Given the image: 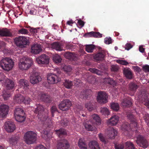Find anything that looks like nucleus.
<instances>
[{"instance_id":"nucleus-1","label":"nucleus","mask_w":149,"mask_h":149,"mask_svg":"<svg viewBox=\"0 0 149 149\" xmlns=\"http://www.w3.org/2000/svg\"><path fill=\"white\" fill-rule=\"evenodd\" d=\"M36 106V108L34 112L38 114V116L40 120L42 121H46L48 118V115L47 113L45 112L43 106L40 104H37Z\"/></svg>"},{"instance_id":"nucleus-2","label":"nucleus","mask_w":149,"mask_h":149,"mask_svg":"<svg viewBox=\"0 0 149 149\" xmlns=\"http://www.w3.org/2000/svg\"><path fill=\"white\" fill-rule=\"evenodd\" d=\"M14 65V63L13 60L9 58H3L0 62L1 67L5 70H10L13 68Z\"/></svg>"},{"instance_id":"nucleus-3","label":"nucleus","mask_w":149,"mask_h":149,"mask_svg":"<svg viewBox=\"0 0 149 149\" xmlns=\"http://www.w3.org/2000/svg\"><path fill=\"white\" fill-rule=\"evenodd\" d=\"M37 134L32 131L27 132L24 134V138L25 142L27 144L33 143L36 140Z\"/></svg>"},{"instance_id":"nucleus-4","label":"nucleus","mask_w":149,"mask_h":149,"mask_svg":"<svg viewBox=\"0 0 149 149\" xmlns=\"http://www.w3.org/2000/svg\"><path fill=\"white\" fill-rule=\"evenodd\" d=\"M15 44L21 48L25 47L29 43V38L25 36H19L14 39Z\"/></svg>"},{"instance_id":"nucleus-5","label":"nucleus","mask_w":149,"mask_h":149,"mask_svg":"<svg viewBox=\"0 0 149 149\" xmlns=\"http://www.w3.org/2000/svg\"><path fill=\"white\" fill-rule=\"evenodd\" d=\"M15 119L18 122H22L25 120V113L22 109L20 108H17L14 111Z\"/></svg>"},{"instance_id":"nucleus-6","label":"nucleus","mask_w":149,"mask_h":149,"mask_svg":"<svg viewBox=\"0 0 149 149\" xmlns=\"http://www.w3.org/2000/svg\"><path fill=\"white\" fill-rule=\"evenodd\" d=\"M32 64L33 61L31 58H26L24 61L19 63V67L21 70H28Z\"/></svg>"},{"instance_id":"nucleus-7","label":"nucleus","mask_w":149,"mask_h":149,"mask_svg":"<svg viewBox=\"0 0 149 149\" xmlns=\"http://www.w3.org/2000/svg\"><path fill=\"white\" fill-rule=\"evenodd\" d=\"M72 105L70 101L68 100H65L61 101L58 105L59 109L62 111L68 110Z\"/></svg>"},{"instance_id":"nucleus-8","label":"nucleus","mask_w":149,"mask_h":149,"mask_svg":"<svg viewBox=\"0 0 149 149\" xmlns=\"http://www.w3.org/2000/svg\"><path fill=\"white\" fill-rule=\"evenodd\" d=\"M136 142L138 146L144 148H147L148 146V141L144 137L140 134L137 136Z\"/></svg>"},{"instance_id":"nucleus-9","label":"nucleus","mask_w":149,"mask_h":149,"mask_svg":"<svg viewBox=\"0 0 149 149\" xmlns=\"http://www.w3.org/2000/svg\"><path fill=\"white\" fill-rule=\"evenodd\" d=\"M108 96V95L105 92L99 91L97 93V101L101 104L106 103L107 101Z\"/></svg>"},{"instance_id":"nucleus-10","label":"nucleus","mask_w":149,"mask_h":149,"mask_svg":"<svg viewBox=\"0 0 149 149\" xmlns=\"http://www.w3.org/2000/svg\"><path fill=\"white\" fill-rule=\"evenodd\" d=\"M47 80L48 83L51 84L57 83L61 80L56 75L52 73L48 74Z\"/></svg>"},{"instance_id":"nucleus-11","label":"nucleus","mask_w":149,"mask_h":149,"mask_svg":"<svg viewBox=\"0 0 149 149\" xmlns=\"http://www.w3.org/2000/svg\"><path fill=\"white\" fill-rule=\"evenodd\" d=\"M49 57L45 54H42L36 58L37 63L39 64H47L49 62Z\"/></svg>"},{"instance_id":"nucleus-12","label":"nucleus","mask_w":149,"mask_h":149,"mask_svg":"<svg viewBox=\"0 0 149 149\" xmlns=\"http://www.w3.org/2000/svg\"><path fill=\"white\" fill-rule=\"evenodd\" d=\"M4 128L8 132H13L15 130V126L14 123L10 121L6 122L5 124Z\"/></svg>"},{"instance_id":"nucleus-13","label":"nucleus","mask_w":149,"mask_h":149,"mask_svg":"<svg viewBox=\"0 0 149 149\" xmlns=\"http://www.w3.org/2000/svg\"><path fill=\"white\" fill-rule=\"evenodd\" d=\"M107 135L111 139H113L117 135V132L116 130L113 127H109L106 130Z\"/></svg>"},{"instance_id":"nucleus-14","label":"nucleus","mask_w":149,"mask_h":149,"mask_svg":"<svg viewBox=\"0 0 149 149\" xmlns=\"http://www.w3.org/2000/svg\"><path fill=\"white\" fill-rule=\"evenodd\" d=\"M105 52L103 50H102L98 53L93 54V58L96 61L102 60L105 56Z\"/></svg>"},{"instance_id":"nucleus-15","label":"nucleus","mask_w":149,"mask_h":149,"mask_svg":"<svg viewBox=\"0 0 149 149\" xmlns=\"http://www.w3.org/2000/svg\"><path fill=\"white\" fill-rule=\"evenodd\" d=\"M9 107L6 105L3 104L0 106V117L4 118L8 114Z\"/></svg>"},{"instance_id":"nucleus-16","label":"nucleus","mask_w":149,"mask_h":149,"mask_svg":"<svg viewBox=\"0 0 149 149\" xmlns=\"http://www.w3.org/2000/svg\"><path fill=\"white\" fill-rule=\"evenodd\" d=\"M69 147V143L65 139L60 141L57 145V149H67Z\"/></svg>"},{"instance_id":"nucleus-17","label":"nucleus","mask_w":149,"mask_h":149,"mask_svg":"<svg viewBox=\"0 0 149 149\" xmlns=\"http://www.w3.org/2000/svg\"><path fill=\"white\" fill-rule=\"evenodd\" d=\"M40 77L37 73L32 74L30 77V82L32 84H36L41 81Z\"/></svg>"},{"instance_id":"nucleus-18","label":"nucleus","mask_w":149,"mask_h":149,"mask_svg":"<svg viewBox=\"0 0 149 149\" xmlns=\"http://www.w3.org/2000/svg\"><path fill=\"white\" fill-rule=\"evenodd\" d=\"M118 120V116L116 115H113L107 120V124L111 126L115 125L117 123Z\"/></svg>"},{"instance_id":"nucleus-19","label":"nucleus","mask_w":149,"mask_h":149,"mask_svg":"<svg viewBox=\"0 0 149 149\" xmlns=\"http://www.w3.org/2000/svg\"><path fill=\"white\" fill-rule=\"evenodd\" d=\"M42 51L41 45L38 44H35L31 47V52L35 54L39 53Z\"/></svg>"},{"instance_id":"nucleus-20","label":"nucleus","mask_w":149,"mask_h":149,"mask_svg":"<svg viewBox=\"0 0 149 149\" xmlns=\"http://www.w3.org/2000/svg\"><path fill=\"white\" fill-rule=\"evenodd\" d=\"M19 86L23 89L26 90L29 86L28 81L24 79H21L19 81Z\"/></svg>"},{"instance_id":"nucleus-21","label":"nucleus","mask_w":149,"mask_h":149,"mask_svg":"<svg viewBox=\"0 0 149 149\" xmlns=\"http://www.w3.org/2000/svg\"><path fill=\"white\" fill-rule=\"evenodd\" d=\"M128 86L129 90L132 92V94L130 95H133L136 92V89L138 88V86L135 83L132 82L130 83L129 84Z\"/></svg>"},{"instance_id":"nucleus-22","label":"nucleus","mask_w":149,"mask_h":149,"mask_svg":"<svg viewBox=\"0 0 149 149\" xmlns=\"http://www.w3.org/2000/svg\"><path fill=\"white\" fill-rule=\"evenodd\" d=\"M91 91L88 90H83L80 95V98L82 99H88L90 97Z\"/></svg>"},{"instance_id":"nucleus-23","label":"nucleus","mask_w":149,"mask_h":149,"mask_svg":"<svg viewBox=\"0 0 149 149\" xmlns=\"http://www.w3.org/2000/svg\"><path fill=\"white\" fill-rule=\"evenodd\" d=\"M12 34L7 29H0V36L3 37H11Z\"/></svg>"},{"instance_id":"nucleus-24","label":"nucleus","mask_w":149,"mask_h":149,"mask_svg":"<svg viewBox=\"0 0 149 149\" xmlns=\"http://www.w3.org/2000/svg\"><path fill=\"white\" fill-rule=\"evenodd\" d=\"M134 126V125H131V124H130L127 122H125L121 126V130H123L126 131L127 132H129L131 130L134 131V130H132V128H131V126Z\"/></svg>"},{"instance_id":"nucleus-25","label":"nucleus","mask_w":149,"mask_h":149,"mask_svg":"<svg viewBox=\"0 0 149 149\" xmlns=\"http://www.w3.org/2000/svg\"><path fill=\"white\" fill-rule=\"evenodd\" d=\"M49 127H48L46 129H44L43 130L40 131L41 133V136L42 137L46 140H48L49 138Z\"/></svg>"},{"instance_id":"nucleus-26","label":"nucleus","mask_w":149,"mask_h":149,"mask_svg":"<svg viewBox=\"0 0 149 149\" xmlns=\"http://www.w3.org/2000/svg\"><path fill=\"white\" fill-rule=\"evenodd\" d=\"M89 146L91 149H100L99 144L95 141H92L89 142Z\"/></svg>"},{"instance_id":"nucleus-27","label":"nucleus","mask_w":149,"mask_h":149,"mask_svg":"<svg viewBox=\"0 0 149 149\" xmlns=\"http://www.w3.org/2000/svg\"><path fill=\"white\" fill-rule=\"evenodd\" d=\"M55 131L58 136L60 138L66 135L67 134L66 130L63 128H60L59 130H55Z\"/></svg>"},{"instance_id":"nucleus-28","label":"nucleus","mask_w":149,"mask_h":149,"mask_svg":"<svg viewBox=\"0 0 149 149\" xmlns=\"http://www.w3.org/2000/svg\"><path fill=\"white\" fill-rule=\"evenodd\" d=\"M86 35H87L88 37H93L100 38L102 36V34L100 33L95 31H91L88 33L86 34Z\"/></svg>"},{"instance_id":"nucleus-29","label":"nucleus","mask_w":149,"mask_h":149,"mask_svg":"<svg viewBox=\"0 0 149 149\" xmlns=\"http://www.w3.org/2000/svg\"><path fill=\"white\" fill-rule=\"evenodd\" d=\"M123 73L127 79H131L132 78V73L129 69L124 68L123 70Z\"/></svg>"},{"instance_id":"nucleus-30","label":"nucleus","mask_w":149,"mask_h":149,"mask_svg":"<svg viewBox=\"0 0 149 149\" xmlns=\"http://www.w3.org/2000/svg\"><path fill=\"white\" fill-rule=\"evenodd\" d=\"M127 116L128 118L131 120V125H134V127L136 129V128L137 127V123L134 118V116L132 114L130 113L128 114Z\"/></svg>"},{"instance_id":"nucleus-31","label":"nucleus","mask_w":149,"mask_h":149,"mask_svg":"<svg viewBox=\"0 0 149 149\" xmlns=\"http://www.w3.org/2000/svg\"><path fill=\"white\" fill-rule=\"evenodd\" d=\"M78 145L81 149H87V145L84 139L80 138L79 139Z\"/></svg>"},{"instance_id":"nucleus-32","label":"nucleus","mask_w":149,"mask_h":149,"mask_svg":"<svg viewBox=\"0 0 149 149\" xmlns=\"http://www.w3.org/2000/svg\"><path fill=\"white\" fill-rule=\"evenodd\" d=\"M6 87L8 89H12L15 87V84L14 82L11 80H6Z\"/></svg>"},{"instance_id":"nucleus-33","label":"nucleus","mask_w":149,"mask_h":149,"mask_svg":"<svg viewBox=\"0 0 149 149\" xmlns=\"http://www.w3.org/2000/svg\"><path fill=\"white\" fill-rule=\"evenodd\" d=\"M64 86L67 88L71 89L72 88L73 85V82L69 79L65 80L63 83Z\"/></svg>"},{"instance_id":"nucleus-34","label":"nucleus","mask_w":149,"mask_h":149,"mask_svg":"<svg viewBox=\"0 0 149 149\" xmlns=\"http://www.w3.org/2000/svg\"><path fill=\"white\" fill-rule=\"evenodd\" d=\"M24 97L20 94H18L15 95L14 98V101L17 103H21L23 102Z\"/></svg>"},{"instance_id":"nucleus-35","label":"nucleus","mask_w":149,"mask_h":149,"mask_svg":"<svg viewBox=\"0 0 149 149\" xmlns=\"http://www.w3.org/2000/svg\"><path fill=\"white\" fill-rule=\"evenodd\" d=\"M40 97L42 101L50 103L51 102L49 96L45 94H42L40 96Z\"/></svg>"},{"instance_id":"nucleus-36","label":"nucleus","mask_w":149,"mask_h":149,"mask_svg":"<svg viewBox=\"0 0 149 149\" xmlns=\"http://www.w3.org/2000/svg\"><path fill=\"white\" fill-rule=\"evenodd\" d=\"M104 83L105 84H108L111 85L113 86L115 85L116 83L112 79L109 77L106 78L104 79Z\"/></svg>"},{"instance_id":"nucleus-37","label":"nucleus","mask_w":149,"mask_h":149,"mask_svg":"<svg viewBox=\"0 0 149 149\" xmlns=\"http://www.w3.org/2000/svg\"><path fill=\"white\" fill-rule=\"evenodd\" d=\"M52 48L58 51H62L63 50L61 47L60 43L58 42H54L52 45Z\"/></svg>"},{"instance_id":"nucleus-38","label":"nucleus","mask_w":149,"mask_h":149,"mask_svg":"<svg viewBox=\"0 0 149 149\" xmlns=\"http://www.w3.org/2000/svg\"><path fill=\"white\" fill-rule=\"evenodd\" d=\"M18 139L17 137L13 136L9 138V142L11 145H15L17 144Z\"/></svg>"},{"instance_id":"nucleus-39","label":"nucleus","mask_w":149,"mask_h":149,"mask_svg":"<svg viewBox=\"0 0 149 149\" xmlns=\"http://www.w3.org/2000/svg\"><path fill=\"white\" fill-rule=\"evenodd\" d=\"M53 60L54 62L56 63H60L62 61L61 57L58 54H55L53 56Z\"/></svg>"},{"instance_id":"nucleus-40","label":"nucleus","mask_w":149,"mask_h":149,"mask_svg":"<svg viewBox=\"0 0 149 149\" xmlns=\"http://www.w3.org/2000/svg\"><path fill=\"white\" fill-rule=\"evenodd\" d=\"M126 149H134L135 147L134 144L130 141H127L125 143Z\"/></svg>"},{"instance_id":"nucleus-41","label":"nucleus","mask_w":149,"mask_h":149,"mask_svg":"<svg viewBox=\"0 0 149 149\" xmlns=\"http://www.w3.org/2000/svg\"><path fill=\"white\" fill-rule=\"evenodd\" d=\"M64 56L66 58L70 59H73L74 58V54L70 52H65Z\"/></svg>"},{"instance_id":"nucleus-42","label":"nucleus","mask_w":149,"mask_h":149,"mask_svg":"<svg viewBox=\"0 0 149 149\" xmlns=\"http://www.w3.org/2000/svg\"><path fill=\"white\" fill-rule=\"evenodd\" d=\"M95 47L93 45H86L85 47L86 50L89 53L92 52L95 48Z\"/></svg>"},{"instance_id":"nucleus-43","label":"nucleus","mask_w":149,"mask_h":149,"mask_svg":"<svg viewBox=\"0 0 149 149\" xmlns=\"http://www.w3.org/2000/svg\"><path fill=\"white\" fill-rule=\"evenodd\" d=\"M111 107L113 110L116 111H118L120 109L118 103H113L111 104Z\"/></svg>"},{"instance_id":"nucleus-44","label":"nucleus","mask_w":149,"mask_h":149,"mask_svg":"<svg viewBox=\"0 0 149 149\" xmlns=\"http://www.w3.org/2000/svg\"><path fill=\"white\" fill-rule=\"evenodd\" d=\"M122 104L124 106L129 107L132 105V103L130 99H125L123 100Z\"/></svg>"},{"instance_id":"nucleus-45","label":"nucleus","mask_w":149,"mask_h":149,"mask_svg":"<svg viewBox=\"0 0 149 149\" xmlns=\"http://www.w3.org/2000/svg\"><path fill=\"white\" fill-rule=\"evenodd\" d=\"M143 118L147 125L149 126V114L147 113L144 112L143 113Z\"/></svg>"},{"instance_id":"nucleus-46","label":"nucleus","mask_w":149,"mask_h":149,"mask_svg":"<svg viewBox=\"0 0 149 149\" xmlns=\"http://www.w3.org/2000/svg\"><path fill=\"white\" fill-rule=\"evenodd\" d=\"M85 107L89 111H91L94 109L93 105L90 102L86 103Z\"/></svg>"},{"instance_id":"nucleus-47","label":"nucleus","mask_w":149,"mask_h":149,"mask_svg":"<svg viewBox=\"0 0 149 149\" xmlns=\"http://www.w3.org/2000/svg\"><path fill=\"white\" fill-rule=\"evenodd\" d=\"M92 118L96 122V124L97 125L100 124L101 123V121L100 117L97 114H94L92 116Z\"/></svg>"},{"instance_id":"nucleus-48","label":"nucleus","mask_w":149,"mask_h":149,"mask_svg":"<svg viewBox=\"0 0 149 149\" xmlns=\"http://www.w3.org/2000/svg\"><path fill=\"white\" fill-rule=\"evenodd\" d=\"M89 70L90 72L96 74L98 75H100L102 73L101 71L95 68H90L89 69Z\"/></svg>"},{"instance_id":"nucleus-49","label":"nucleus","mask_w":149,"mask_h":149,"mask_svg":"<svg viewBox=\"0 0 149 149\" xmlns=\"http://www.w3.org/2000/svg\"><path fill=\"white\" fill-rule=\"evenodd\" d=\"M101 112L102 115L108 116L109 114V111L108 108L106 107L102 108L101 110Z\"/></svg>"},{"instance_id":"nucleus-50","label":"nucleus","mask_w":149,"mask_h":149,"mask_svg":"<svg viewBox=\"0 0 149 149\" xmlns=\"http://www.w3.org/2000/svg\"><path fill=\"white\" fill-rule=\"evenodd\" d=\"M125 143H117L115 145V147L116 149H124V148Z\"/></svg>"},{"instance_id":"nucleus-51","label":"nucleus","mask_w":149,"mask_h":149,"mask_svg":"<svg viewBox=\"0 0 149 149\" xmlns=\"http://www.w3.org/2000/svg\"><path fill=\"white\" fill-rule=\"evenodd\" d=\"M19 33L23 34H27L29 33L28 30L22 28L18 30Z\"/></svg>"},{"instance_id":"nucleus-52","label":"nucleus","mask_w":149,"mask_h":149,"mask_svg":"<svg viewBox=\"0 0 149 149\" xmlns=\"http://www.w3.org/2000/svg\"><path fill=\"white\" fill-rule=\"evenodd\" d=\"M142 100L143 104L147 107H149V99L148 97H146L143 98Z\"/></svg>"},{"instance_id":"nucleus-53","label":"nucleus","mask_w":149,"mask_h":149,"mask_svg":"<svg viewBox=\"0 0 149 149\" xmlns=\"http://www.w3.org/2000/svg\"><path fill=\"white\" fill-rule=\"evenodd\" d=\"M84 126L86 129L88 131H92L93 130L92 126L90 124L86 123L84 125Z\"/></svg>"},{"instance_id":"nucleus-54","label":"nucleus","mask_w":149,"mask_h":149,"mask_svg":"<svg viewBox=\"0 0 149 149\" xmlns=\"http://www.w3.org/2000/svg\"><path fill=\"white\" fill-rule=\"evenodd\" d=\"M57 111L58 110L56 106H54L52 107L51 108V111L52 117H54V113L55 112Z\"/></svg>"},{"instance_id":"nucleus-55","label":"nucleus","mask_w":149,"mask_h":149,"mask_svg":"<svg viewBox=\"0 0 149 149\" xmlns=\"http://www.w3.org/2000/svg\"><path fill=\"white\" fill-rule=\"evenodd\" d=\"M31 99L30 98L28 97H24L23 102L25 104H29L31 101Z\"/></svg>"},{"instance_id":"nucleus-56","label":"nucleus","mask_w":149,"mask_h":149,"mask_svg":"<svg viewBox=\"0 0 149 149\" xmlns=\"http://www.w3.org/2000/svg\"><path fill=\"white\" fill-rule=\"evenodd\" d=\"M117 62L119 63L124 65H127L128 64V63L125 60H117Z\"/></svg>"},{"instance_id":"nucleus-57","label":"nucleus","mask_w":149,"mask_h":149,"mask_svg":"<svg viewBox=\"0 0 149 149\" xmlns=\"http://www.w3.org/2000/svg\"><path fill=\"white\" fill-rule=\"evenodd\" d=\"M64 71L66 72H70L72 70V68L69 66H65L63 67Z\"/></svg>"},{"instance_id":"nucleus-58","label":"nucleus","mask_w":149,"mask_h":149,"mask_svg":"<svg viewBox=\"0 0 149 149\" xmlns=\"http://www.w3.org/2000/svg\"><path fill=\"white\" fill-rule=\"evenodd\" d=\"M65 46L66 49H72L73 47V45L69 43L65 44Z\"/></svg>"},{"instance_id":"nucleus-59","label":"nucleus","mask_w":149,"mask_h":149,"mask_svg":"<svg viewBox=\"0 0 149 149\" xmlns=\"http://www.w3.org/2000/svg\"><path fill=\"white\" fill-rule=\"evenodd\" d=\"M10 96V93H3L2 95L3 97L5 100H7Z\"/></svg>"},{"instance_id":"nucleus-60","label":"nucleus","mask_w":149,"mask_h":149,"mask_svg":"<svg viewBox=\"0 0 149 149\" xmlns=\"http://www.w3.org/2000/svg\"><path fill=\"white\" fill-rule=\"evenodd\" d=\"M99 137L100 141L104 143H106L105 139L103 136V134H99Z\"/></svg>"},{"instance_id":"nucleus-61","label":"nucleus","mask_w":149,"mask_h":149,"mask_svg":"<svg viewBox=\"0 0 149 149\" xmlns=\"http://www.w3.org/2000/svg\"><path fill=\"white\" fill-rule=\"evenodd\" d=\"M104 42L106 44H109L111 43L112 42V40L111 38H106L104 40Z\"/></svg>"},{"instance_id":"nucleus-62","label":"nucleus","mask_w":149,"mask_h":149,"mask_svg":"<svg viewBox=\"0 0 149 149\" xmlns=\"http://www.w3.org/2000/svg\"><path fill=\"white\" fill-rule=\"evenodd\" d=\"M132 47V45L130 43H127L125 45V48L126 49L129 50Z\"/></svg>"},{"instance_id":"nucleus-63","label":"nucleus","mask_w":149,"mask_h":149,"mask_svg":"<svg viewBox=\"0 0 149 149\" xmlns=\"http://www.w3.org/2000/svg\"><path fill=\"white\" fill-rule=\"evenodd\" d=\"M118 70V67L116 65H112L111 66V70L112 71L116 72Z\"/></svg>"},{"instance_id":"nucleus-64","label":"nucleus","mask_w":149,"mask_h":149,"mask_svg":"<svg viewBox=\"0 0 149 149\" xmlns=\"http://www.w3.org/2000/svg\"><path fill=\"white\" fill-rule=\"evenodd\" d=\"M143 68L144 70L146 72H149V65H146L143 67Z\"/></svg>"}]
</instances>
